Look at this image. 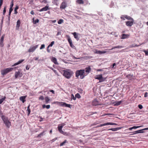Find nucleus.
Segmentation results:
<instances>
[{"label": "nucleus", "instance_id": "nucleus-1", "mask_svg": "<svg viewBox=\"0 0 148 148\" xmlns=\"http://www.w3.org/2000/svg\"><path fill=\"white\" fill-rule=\"evenodd\" d=\"M63 76L67 79H69L73 75V73L69 69H66L63 71Z\"/></svg>", "mask_w": 148, "mask_h": 148}, {"label": "nucleus", "instance_id": "nucleus-2", "mask_svg": "<svg viewBox=\"0 0 148 148\" xmlns=\"http://www.w3.org/2000/svg\"><path fill=\"white\" fill-rule=\"evenodd\" d=\"M80 76V78L81 79L84 78L85 76H86V74H85L84 71V69H81L77 70L75 72V76L78 77Z\"/></svg>", "mask_w": 148, "mask_h": 148}, {"label": "nucleus", "instance_id": "nucleus-3", "mask_svg": "<svg viewBox=\"0 0 148 148\" xmlns=\"http://www.w3.org/2000/svg\"><path fill=\"white\" fill-rule=\"evenodd\" d=\"M1 118L6 126L8 128H9L11 125V123L8 117L2 115L1 116Z\"/></svg>", "mask_w": 148, "mask_h": 148}, {"label": "nucleus", "instance_id": "nucleus-4", "mask_svg": "<svg viewBox=\"0 0 148 148\" xmlns=\"http://www.w3.org/2000/svg\"><path fill=\"white\" fill-rule=\"evenodd\" d=\"M13 69L12 68H6L1 71V74L3 75H5L9 72L12 71Z\"/></svg>", "mask_w": 148, "mask_h": 148}, {"label": "nucleus", "instance_id": "nucleus-5", "mask_svg": "<svg viewBox=\"0 0 148 148\" xmlns=\"http://www.w3.org/2000/svg\"><path fill=\"white\" fill-rule=\"evenodd\" d=\"M95 79L99 80V82H102L105 81L106 78L103 77L102 74L99 75H97Z\"/></svg>", "mask_w": 148, "mask_h": 148}, {"label": "nucleus", "instance_id": "nucleus-6", "mask_svg": "<svg viewBox=\"0 0 148 148\" xmlns=\"http://www.w3.org/2000/svg\"><path fill=\"white\" fill-rule=\"evenodd\" d=\"M38 46V45H36L35 46H31L28 49V51L29 53L33 52L37 48Z\"/></svg>", "mask_w": 148, "mask_h": 148}, {"label": "nucleus", "instance_id": "nucleus-7", "mask_svg": "<svg viewBox=\"0 0 148 148\" xmlns=\"http://www.w3.org/2000/svg\"><path fill=\"white\" fill-rule=\"evenodd\" d=\"M92 104L93 106H96L99 105H101V104L99 103V102L97 101L96 99H95L92 102Z\"/></svg>", "mask_w": 148, "mask_h": 148}, {"label": "nucleus", "instance_id": "nucleus-8", "mask_svg": "<svg viewBox=\"0 0 148 148\" xmlns=\"http://www.w3.org/2000/svg\"><path fill=\"white\" fill-rule=\"evenodd\" d=\"M84 70V71L85 74H86L87 75L91 71V68L90 66H88L85 68V69Z\"/></svg>", "mask_w": 148, "mask_h": 148}, {"label": "nucleus", "instance_id": "nucleus-9", "mask_svg": "<svg viewBox=\"0 0 148 148\" xmlns=\"http://www.w3.org/2000/svg\"><path fill=\"white\" fill-rule=\"evenodd\" d=\"M134 20H131V21H127L126 22V25L127 26L131 27L133 25Z\"/></svg>", "mask_w": 148, "mask_h": 148}, {"label": "nucleus", "instance_id": "nucleus-10", "mask_svg": "<svg viewBox=\"0 0 148 148\" xmlns=\"http://www.w3.org/2000/svg\"><path fill=\"white\" fill-rule=\"evenodd\" d=\"M22 76V73L19 71L16 72L15 74V78H17L18 77H21Z\"/></svg>", "mask_w": 148, "mask_h": 148}, {"label": "nucleus", "instance_id": "nucleus-11", "mask_svg": "<svg viewBox=\"0 0 148 148\" xmlns=\"http://www.w3.org/2000/svg\"><path fill=\"white\" fill-rule=\"evenodd\" d=\"M66 7V3L64 2H62L60 6V8L61 9H64Z\"/></svg>", "mask_w": 148, "mask_h": 148}, {"label": "nucleus", "instance_id": "nucleus-12", "mask_svg": "<svg viewBox=\"0 0 148 148\" xmlns=\"http://www.w3.org/2000/svg\"><path fill=\"white\" fill-rule=\"evenodd\" d=\"M144 132V131H143V129H141L140 130H137L134 132H132L133 133L132 134H131V135H133L134 134H136L140 133H143Z\"/></svg>", "mask_w": 148, "mask_h": 148}, {"label": "nucleus", "instance_id": "nucleus-13", "mask_svg": "<svg viewBox=\"0 0 148 148\" xmlns=\"http://www.w3.org/2000/svg\"><path fill=\"white\" fill-rule=\"evenodd\" d=\"M72 34L73 35L74 38L76 39L77 41H78L79 40V38L78 37V35H79V34L74 32Z\"/></svg>", "mask_w": 148, "mask_h": 148}, {"label": "nucleus", "instance_id": "nucleus-14", "mask_svg": "<svg viewBox=\"0 0 148 148\" xmlns=\"http://www.w3.org/2000/svg\"><path fill=\"white\" fill-rule=\"evenodd\" d=\"M49 6L47 5L45 6V7L43 8L42 9L39 10V12H42L44 11H46L49 9Z\"/></svg>", "mask_w": 148, "mask_h": 148}, {"label": "nucleus", "instance_id": "nucleus-15", "mask_svg": "<svg viewBox=\"0 0 148 148\" xmlns=\"http://www.w3.org/2000/svg\"><path fill=\"white\" fill-rule=\"evenodd\" d=\"M51 61L53 62L55 64H58V63L57 62L56 58L54 57H52L51 59Z\"/></svg>", "mask_w": 148, "mask_h": 148}, {"label": "nucleus", "instance_id": "nucleus-16", "mask_svg": "<svg viewBox=\"0 0 148 148\" xmlns=\"http://www.w3.org/2000/svg\"><path fill=\"white\" fill-rule=\"evenodd\" d=\"M21 24V22L19 20H18L16 22V29L18 30L19 28L20 25Z\"/></svg>", "mask_w": 148, "mask_h": 148}, {"label": "nucleus", "instance_id": "nucleus-17", "mask_svg": "<svg viewBox=\"0 0 148 148\" xmlns=\"http://www.w3.org/2000/svg\"><path fill=\"white\" fill-rule=\"evenodd\" d=\"M24 59L20 60H19L18 62L15 63L14 65H13L12 66H16L17 65H18L19 64H20V63H21L23 61H24Z\"/></svg>", "mask_w": 148, "mask_h": 148}, {"label": "nucleus", "instance_id": "nucleus-18", "mask_svg": "<svg viewBox=\"0 0 148 148\" xmlns=\"http://www.w3.org/2000/svg\"><path fill=\"white\" fill-rule=\"evenodd\" d=\"M63 128V126L59 125L58 127V130L60 133H63L64 132L62 130V129Z\"/></svg>", "mask_w": 148, "mask_h": 148}, {"label": "nucleus", "instance_id": "nucleus-19", "mask_svg": "<svg viewBox=\"0 0 148 148\" xmlns=\"http://www.w3.org/2000/svg\"><path fill=\"white\" fill-rule=\"evenodd\" d=\"M129 36V35L128 34H123L122 35L121 38L122 39H124L126 38H128Z\"/></svg>", "mask_w": 148, "mask_h": 148}, {"label": "nucleus", "instance_id": "nucleus-20", "mask_svg": "<svg viewBox=\"0 0 148 148\" xmlns=\"http://www.w3.org/2000/svg\"><path fill=\"white\" fill-rule=\"evenodd\" d=\"M121 129V127H119L116 128H113L109 129L108 130H112L113 131H116L118 130H120Z\"/></svg>", "mask_w": 148, "mask_h": 148}, {"label": "nucleus", "instance_id": "nucleus-21", "mask_svg": "<svg viewBox=\"0 0 148 148\" xmlns=\"http://www.w3.org/2000/svg\"><path fill=\"white\" fill-rule=\"evenodd\" d=\"M26 97L25 96H21L20 98V99L21 101H22L23 103H24L25 101Z\"/></svg>", "mask_w": 148, "mask_h": 148}, {"label": "nucleus", "instance_id": "nucleus-22", "mask_svg": "<svg viewBox=\"0 0 148 148\" xmlns=\"http://www.w3.org/2000/svg\"><path fill=\"white\" fill-rule=\"evenodd\" d=\"M45 131H43L42 132L40 133L38 135L37 137H40L42 136H43L45 134Z\"/></svg>", "mask_w": 148, "mask_h": 148}, {"label": "nucleus", "instance_id": "nucleus-23", "mask_svg": "<svg viewBox=\"0 0 148 148\" xmlns=\"http://www.w3.org/2000/svg\"><path fill=\"white\" fill-rule=\"evenodd\" d=\"M124 16H125V18H126V19H127V20H132L133 19V18H132L131 17L129 16H128L127 15H124Z\"/></svg>", "mask_w": 148, "mask_h": 148}, {"label": "nucleus", "instance_id": "nucleus-24", "mask_svg": "<svg viewBox=\"0 0 148 148\" xmlns=\"http://www.w3.org/2000/svg\"><path fill=\"white\" fill-rule=\"evenodd\" d=\"M33 23L34 24H36L37 23H38L39 20L38 19H36L35 20H34V18H33Z\"/></svg>", "mask_w": 148, "mask_h": 148}, {"label": "nucleus", "instance_id": "nucleus-25", "mask_svg": "<svg viewBox=\"0 0 148 148\" xmlns=\"http://www.w3.org/2000/svg\"><path fill=\"white\" fill-rule=\"evenodd\" d=\"M106 52L105 51H97L96 53L98 54H101L104 53Z\"/></svg>", "mask_w": 148, "mask_h": 148}, {"label": "nucleus", "instance_id": "nucleus-26", "mask_svg": "<svg viewBox=\"0 0 148 148\" xmlns=\"http://www.w3.org/2000/svg\"><path fill=\"white\" fill-rule=\"evenodd\" d=\"M19 8L18 6L16 5L14 9V14H17L18 13V12L17 10Z\"/></svg>", "mask_w": 148, "mask_h": 148}, {"label": "nucleus", "instance_id": "nucleus-27", "mask_svg": "<svg viewBox=\"0 0 148 148\" xmlns=\"http://www.w3.org/2000/svg\"><path fill=\"white\" fill-rule=\"evenodd\" d=\"M10 16L9 15H8V20L6 22L8 24V25H10Z\"/></svg>", "mask_w": 148, "mask_h": 148}, {"label": "nucleus", "instance_id": "nucleus-28", "mask_svg": "<svg viewBox=\"0 0 148 148\" xmlns=\"http://www.w3.org/2000/svg\"><path fill=\"white\" fill-rule=\"evenodd\" d=\"M67 37V40L69 44L72 43V41L71 40V38L70 37V36H68Z\"/></svg>", "mask_w": 148, "mask_h": 148}, {"label": "nucleus", "instance_id": "nucleus-29", "mask_svg": "<svg viewBox=\"0 0 148 148\" xmlns=\"http://www.w3.org/2000/svg\"><path fill=\"white\" fill-rule=\"evenodd\" d=\"M124 47V46H116V47H112L111 49L112 50L114 49H115V48H123Z\"/></svg>", "mask_w": 148, "mask_h": 148}, {"label": "nucleus", "instance_id": "nucleus-30", "mask_svg": "<svg viewBox=\"0 0 148 148\" xmlns=\"http://www.w3.org/2000/svg\"><path fill=\"white\" fill-rule=\"evenodd\" d=\"M76 2L79 4H83L84 3V2L83 0H77Z\"/></svg>", "mask_w": 148, "mask_h": 148}, {"label": "nucleus", "instance_id": "nucleus-31", "mask_svg": "<svg viewBox=\"0 0 148 148\" xmlns=\"http://www.w3.org/2000/svg\"><path fill=\"white\" fill-rule=\"evenodd\" d=\"M122 102V101H117L116 103L114 105L115 106H118L119 105L121 104Z\"/></svg>", "mask_w": 148, "mask_h": 148}, {"label": "nucleus", "instance_id": "nucleus-32", "mask_svg": "<svg viewBox=\"0 0 148 148\" xmlns=\"http://www.w3.org/2000/svg\"><path fill=\"white\" fill-rule=\"evenodd\" d=\"M59 103V105H60V106H65V102H60V103Z\"/></svg>", "mask_w": 148, "mask_h": 148}, {"label": "nucleus", "instance_id": "nucleus-33", "mask_svg": "<svg viewBox=\"0 0 148 148\" xmlns=\"http://www.w3.org/2000/svg\"><path fill=\"white\" fill-rule=\"evenodd\" d=\"M6 98V97L5 96V97H4L0 99V104H1L2 103L3 101Z\"/></svg>", "mask_w": 148, "mask_h": 148}, {"label": "nucleus", "instance_id": "nucleus-34", "mask_svg": "<svg viewBox=\"0 0 148 148\" xmlns=\"http://www.w3.org/2000/svg\"><path fill=\"white\" fill-rule=\"evenodd\" d=\"M13 1L14 0H12V1H11L10 8H12L14 5Z\"/></svg>", "mask_w": 148, "mask_h": 148}, {"label": "nucleus", "instance_id": "nucleus-35", "mask_svg": "<svg viewBox=\"0 0 148 148\" xmlns=\"http://www.w3.org/2000/svg\"><path fill=\"white\" fill-rule=\"evenodd\" d=\"M45 100L46 102L47 103H48V102H49V101L50 99H49V97H48L47 96L45 97Z\"/></svg>", "mask_w": 148, "mask_h": 148}, {"label": "nucleus", "instance_id": "nucleus-36", "mask_svg": "<svg viewBox=\"0 0 148 148\" xmlns=\"http://www.w3.org/2000/svg\"><path fill=\"white\" fill-rule=\"evenodd\" d=\"M67 142V140H64L63 142L61 143L60 144V146H62L64 145V144L66 143Z\"/></svg>", "mask_w": 148, "mask_h": 148}, {"label": "nucleus", "instance_id": "nucleus-37", "mask_svg": "<svg viewBox=\"0 0 148 148\" xmlns=\"http://www.w3.org/2000/svg\"><path fill=\"white\" fill-rule=\"evenodd\" d=\"M29 106H30V105H29L28 106L27 109V111L28 112V115H29V114H30V112H31L30 109L29 108Z\"/></svg>", "mask_w": 148, "mask_h": 148}, {"label": "nucleus", "instance_id": "nucleus-38", "mask_svg": "<svg viewBox=\"0 0 148 148\" xmlns=\"http://www.w3.org/2000/svg\"><path fill=\"white\" fill-rule=\"evenodd\" d=\"M40 2L41 3H47V1L46 0H40Z\"/></svg>", "mask_w": 148, "mask_h": 148}, {"label": "nucleus", "instance_id": "nucleus-39", "mask_svg": "<svg viewBox=\"0 0 148 148\" xmlns=\"http://www.w3.org/2000/svg\"><path fill=\"white\" fill-rule=\"evenodd\" d=\"M63 22V20L62 19H60L58 21V23L59 24H60L62 23Z\"/></svg>", "mask_w": 148, "mask_h": 148}, {"label": "nucleus", "instance_id": "nucleus-40", "mask_svg": "<svg viewBox=\"0 0 148 148\" xmlns=\"http://www.w3.org/2000/svg\"><path fill=\"white\" fill-rule=\"evenodd\" d=\"M54 41H52L51 43L48 46V47H52L53 45L54 44Z\"/></svg>", "mask_w": 148, "mask_h": 148}, {"label": "nucleus", "instance_id": "nucleus-41", "mask_svg": "<svg viewBox=\"0 0 148 148\" xmlns=\"http://www.w3.org/2000/svg\"><path fill=\"white\" fill-rule=\"evenodd\" d=\"M75 97L76 98H79L81 97V96L80 95L79 93H77L75 95Z\"/></svg>", "mask_w": 148, "mask_h": 148}, {"label": "nucleus", "instance_id": "nucleus-42", "mask_svg": "<svg viewBox=\"0 0 148 148\" xmlns=\"http://www.w3.org/2000/svg\"><path fill=\"white\" fill-rule=\"evenodd\" d=\"M6 7L5 6L3 9V15H5V13L6 12Z\"/></svg>", "mask_w": 148, "mask_h": 148}, {"label": "nucleus", "instance_id": "nucleus-43", "mask_svg": "<svg viewBox=\"0 0 148 148\" xmlns=\"http://www.w3.org/2000/svg\"><path fill=\"white\" fill-rule=\"evenodd\" d=\"M13 10V8H10L8 15L10 16L11 14V13L12 12Z\"/></svg>", "mask_w": 148, "mask_h": 148}, {"label": "nucleus", "instance_id": "nucleus-44", "mask_svg": "<svg viewBox=\"0 0 148 148\" xmlns=\"http://www.w3.org/2000/svg\"><path fill=\"white\" fill-rule=\"evenodd\" d=\"M45 45L44 44L42 45L40 47V50L42 49L45 48Z\"/></svg>", "mask_w": 148, "mask_h": 148}, {"label": "nucleus", "instance_id": "nucleus-45", "mask_svg": "<svg viewBox=\"0 0 148 148\" xmlns=\"http://www.w3.org/2000/svg\"><path fill=\"white\" fill-rule=\"evenodd\" d=\"M4 35H3L1 36V37L0 38V41H1V42H3L4 38Z\"/></svg>", "mask_w": 148, "mask_h": 148}, {"label": "nucleus", "instance_id": "nucleus-46", "mask_svg": "<svg viewBox=\"0 0 148 148\" xmlns=\"http://www.w3.org/2000/svg\"><path fill=\"white\" fill-rule=\"evenodd\" d=\"M70 47L73 48V49H75L76 48H75V46H74L73 45V43H71L70 44Z\"/></svg>", "mask_w": 148, "mask_h": 148}, {"label": "nucleus", "instance_id": "nucleus-47", "mask_svg": "<svg viewBox=\"0 0 148 148\" xmlns=\"http://www.w3.org/2000/svg\"><path fill=\"white\" fill-rule=\"evenodd\" d=\"M71 97L72 99H73L74 100H75L76 99V97H75L74 95H73V94H71Z\"/></svg>", "mask_w": 148, "mask_h": 148}, {"label": "nucleus", "instance_id": "nucleus-48", "mask_svg": "<svg viewBox=\"0 0 148 148\" xmlns=\"http://www.w3.org/2000/svg\"><path fill=\"white\" fill-rule=\"evenodd\" d=\"M71 105L69 104H68L65 103V107L71 108Z\"/></svg>", "mask_w": 148, "mask_h": 148}, {"label": "nucleus", "instance_id": "nucleus-49", "mask_svg": "<svg viewBox=\"0 0 148 148\" xmlns=\"http://www.w3.org/2000/svg\"><path fill=\"white\" fill-rule=\"evenodd\" d=\"M117 124L114 123H109V125H117Z\"/></svg>", "mask_w": 148, "mask_h": 148}, {"label": "nucleus", "instance_id": "nucleus-50", "mask_svg": "<svg viewBox=\"0 0 148 148\" xmlns=\"http://www.w3.org/2000/svg\"><path fill=\"white\" fill-rule=\"evenodd\" d=\"M142 126H134L132 127L133 129H136L138 128L139 127H142Z\"/></svg>", "mask_w": 148, "mask_h": 148}, {"label": "nucleus", "instance_id": "nucleus-51", "mask_svg": "<svg viewBox=\"0 0 148 148\" xmlns=\"http://www.w3.org/2000/svg\"><path fill=\"white\" fill-rule=\"evenodd\" d=\"M143 51L145 53L146 56H148V50H144Z\"/></svg>", "mask_w": 148, "mask_h": 148}, {"label": "nucleus", "instance_id": "nucleus-52", "mask_svg": "<svg viewBox=\"0 0 148 148\" xmlns=\"http://www.w3.org/2000/svg\"><path fill=\"white\" fill-rule=\"evenodd\" d=\"M29 67H30V65H27L26 66V70H28L29 69Z\"/></svg>", "mask_w": 148, "mask_h": 148}, {"label": "nucleus", "instance_id": "nucleus-53", "mask_svg": "<svg viewBox=\"0 0 148 148\" xmlns=\"http://www.w3.org/2000/svg\"><path fill=\"white\" fill-rule=\"evenodd\" d=\"M138 107L140 109H142L143 108V106L141 105H140V104H139L138 105Z\"/></svg>", "mask_w": 148, "mask_h": 148}, {"label": "nucleus", "instance_id": "nucleus-54", "mask_svg": "<svg viewBox=\"0 0 148 148\" xmlns=\"http://www.w3.org/2000/svg\"><path fill=\"white\" fill-rule=\"evenodd\" d=\"M116 67V64L115 63H114L112 64V68H115Z\"/></svg>", "mask_w": 148, "mask_h": 148}, {"label": "nucleus", "instance_id": "nucleus-55", "mask_svg": "<svg viewBox=\"0 0 148 148\" xmlns=\"http://www.w3.org/2000/svg\"><path fill=\"white\" fill-rule=\"evenodd\" d=\"M114 5V3L112 2H111L110 5V7H111V8Z\"/></svg>", "mask_w": 148, "mask_h": 148}, {"label": "nucleus", "instance_id": "nucleus-56", "mask_svg": "<svg viewBox=\"0 0 148 148\" xmlns=\"http://www.w3.org/2000/svg\"><path fill=\"white\" fill-rule=\"evenodd\" d=\"M121 19H122L123 20H125V18L124 15H123L122 16H121Z\"/></svg>", "mask_w": 148, "mask_h": 148}, {"label": "nucleus", "instance_id": "nucleus-57", "mask_svg": "<svg viewBox=\"0 0 148 148\" xmlns=\"http://www.w3.org/2000/svg\"><path fill=\"white\" fill-rule=\"evenodd\" d=\"M0 45L1 47H3V42L0 41Z\"/></svg>", "mask_w": 148, "mask_h": 148}, {"label": "nucleus", "instance_id": "nucleus-58", "mask_svg": "<svg viewBox=\"0 0 148 148\" xmlns=\"http://www.w3.org/2000/svg\"><path fill=\"white\" fill-rule=\"evenodd\" d=\"M147 95H148V93L147 92H145L144 94V97H147Z\"/></svg>", "mask_w": 148, "mask_h": 148}, {"label": "nucleus", "instance_id": "nucleus-59", "mask_svg": "<svg viewBox=\"0 0 148 148\" xmlns=\"http://www.w3.org/2000/svg\"><path fill=\"white\" fill-rule=\"evenodd\" d=\"M39 99L43 100L44 99V97L43 96H40V97H39Z\"/></svg>", "mask_w": 148, "mask_h": 148}, {"label": "nucleus", "instance_id": "nucleus-60", "mask_svg": "<svg viewBox=\"0 0 148 148\" xmlns=\"http://www.w3.org/2000/svg\"><path fill=\"white\" fill-rule=\"evenodd\" d=\"M49 47H48V46L47 47V51L48 52L50 53V50L49 49Z\"/></svg>", "mask_w": 148, "mask_h": 148}, {"label": "nucleus", "instance_id": "nucleus-61", "mask_svg": "<svg viewBox=\"0 0 148 148\" xmlns=\"http://www.w3.org/2000/svg\"><path fill=\"white\" fill-rule=\"evenodd\" d=\"M50 105H46V108L47 109H49L50 108Z\"/></svg>", "mask_w": 148, "mask_h": 148}, {"label": "nucleus", "instance_id": "nucleus-62", "mask_svg": "<svg viewBox=\"0 0 148 148\" xmlns=\"http://www.w3.org/2000/svg\"><path fill=\"white\" fill-rule=\"evenodd\" d=\"M106 125H109V123H107L103 124V126Z\"/></svg>", "mask_w": 148, "mask_h": 148}, {"label": "nucleus", "instance_id": "nucleus-63", "mask_svg": "<svg viewBox=\"0 0 148 148\" xmlns=\"http://www.w3.org/2000/svg\"><path fill=\"white\" fill-rule=\"evenodd\" d=\"M79 92L80 93H82L83 91L81 89H78Z\"/></svg>", "mask_w": 148, "mask_h": 148}, {"label": "nucleus", "instance_id": "nucleus-64", "mask_svg": "<svg viewBox=\"0 0 148 148\" xmlns=\"http://www.w3.org/2000/svg\"><path fill=\"white\" fill-rule=\"evenodd\" d=\"M57 138H55L52 139L51 141H52V142H53L55 141L56 140H57Z\"/></svg>", "mask_w": 148, "mask_h": 148}]
</instances>
